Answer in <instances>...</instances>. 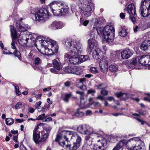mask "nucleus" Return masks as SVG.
Masks as SVG:
<instances>
[{
  "label": "nucleus",
  "mask_w": 150,
  "mask_h": 150,
  "mask_svg": "<svg viewBox=\"0 0 150 150\" xmlns=\"http://www.w3.org/2000/svg\"><path fill=\"white\" fill-rule=\"evenodd\" d=\"M22 105V103L21 102H19L18 103L15 105V109L16 110L18 108H20V107Z\"/></svg>",
  "instance_id": "48"
},
{
  "label": "nucleus",
  "mask_w": 150,
  "mask_h": 150,
  "mask_svg": "<svg viewBox=\"0 0 150 150\" xmlns=\"http://www.w3.org/2000/svg\"><path fill=\"white\" fill-rule=\"evenodd\" d=\"M103 54V52L99 48L96 47L93 52V58L96 59H99Z\"/></svg>",
  "instance_id": "22"
},
{
  "label": "nucleus",
  "mask_w": 150,
  "mask_h": 150,
  "mask_svg": "<svg viewBox=\"0 0 150 150\" xmlns=\"http://www.w3.org/2000/svg\"><path fill=\"white\" fill-rule=\"evenodd\" d=\"M5 120L6 124L9 126H10L14 122V119L11 118H6Z\"/></svg>",
  "instance_id": "35"
},
{
  "label": "nucleus",
  "mask_w": 150,
  "mask_h": 150,
  "mask_svg": "<svg viewBox=\"0 0 150 150\" xmlns=\"http://www.w3.org/2000/svg\"><path fill=\"white\" fill-rule=\"evenodd\" d=\"M50 71L53 73L57 74L58 73V71L56 70L54 68L50 69Z\"/></svg>",
  "instance_id": "55"
},
{
  "label": "nucleus",
  "mask_w": 150,
  "mask_h": 150,
  "mask_svg": "<svg viewBox=\"0 0 150 150\" xmlns=\"http://www.w3.org/2000/svg\"><path fill=\"white\" fill-rule=\"evenodd\" d=\"M131 64H133L134 65H137V60L136 59H135L134 60L132 61V62H131Z\"/></svg>",
  "instance_id": "59"
},
{
  "label": "nucleus",
  "mask_w": 150,
  "mask_h": 150,
  "mask_svg": "<svg viewBox=\"0 0 150 150\" xmlns=\"http://www.w3.org/2000/svg\"><path fill=\"white\" fill-rule=\"evenodd\" d=\"M53 66L58 70H60L62 68L61 62L58 59H54L52 61Z\"/></svg>",
  "instance_id": "27"
},
{
  "label": "nucleus",
  "mask_w": 150,
  "mask_h": 150,
  "mask_svg": "<svg viewBox=\"0 0 150 150\" xmlns=\"http://www.w3.org/2000/svg\"><path fill=\"white\" fill-rule=\"evenodd\" d=\"M89 23V21L88 20H86L83 21L82 23V24L85 26H86L87 24Z\"/></svg>",
  "instance_id": "58"
},
{
  "label": "nucleus",
  "mask_w": 150,
  "mask_h": 150,
  "mask_svg": "<svg viewBox=\"0 0 150 150\" xmlns=\"http://www.w3.org/2000/svg\"><path fill=\"white\" fill-rule=\"evenodd\" d=\"M144 147V143L143 142H142L141 143L139 144L136 146H134L132 149L129 150H141Z\"/></svg>",
  "instance_id": "31"
},
{
  "label": "nucleus",
  "mask_w": 150,
  "mask_h": 150,
  "mask_svg": "<svg viewBox=\"0 0 150 150\" xmlns=\"http://www.w3.org/2000/svg\"><path fill=\"white\" fill-rule=\"evenodd\" d=\"M38 126H36L33 131V139L35 143L38 144L41 142H44L47 138L48 134L44 132L38 131Z\"/></svg>",
  "instance_id": "8"
},
{
  "label": "nucleus",
  "mask_w": 150,
  "mask_h": 150,
  "mask_svg": "<svg viewBox=\"0 0 150 150\" xmlns=\"http://www.w3.org/2000/svg\"><path fill=\"white\" fill-rule=\"evenodd\" d=\"M51 89V88L50 87L45 88L43 89L44 91H49Z\"/></svg>",
  "instance_id": "62"
},
{
  "label": "nucleus",
  "mask_w": 150,
  "mask_h": 150,
  "mask_svg": "<svg viewBox=\"0 0 150 150\" xmlns=\"http://www.w3.org/2000/svg\"><path fill=\"white\" fill-rule=\"evenodd\" d=\"M95 86L97 87L98 89H102V90L103 89H105L107 88V86L106 84L103 83L98 84L96 86Z\"/></svg>",
  "instance_id": "37"
},
{
  "label": "nucleus",
  "mask_w": 150,
  "mask_h": 150,
  "mask_svg": "<svg viewBox=\"0 0 150 150\" xmlns=\"http://www.w3.org/2000/svg\"><path fill=\"white\" fill-rule=\"evenodd\" d=\"M41 63V60L39 57L35 58V59L34 63L35 65H38Z\"/></svg>",
  "instance_id": "44"
},
{
  "label": "nucleus",
  "mask_w": 150,
  "mask_h": 150,
  "mask_svg": "<svg viewBox=\"0 0 150 150\" xmlns=\"http://www.w3.org/2000/svg\"><path fill=\"white\" fill-rule=\"evenodd\" d=\"M13 53L15 54V55L17 57L19 58H20V52L19 51H18L16 49H15V50H14Z\"/></svg>",
  "instance_id": "45"
},
{
  "label": "nucleus",
  "mask_w": 150,
  "mask_h": 150,
  "mask_svg": "<svg viewBox=\"0 0 150 150\" xmlns=\"http://www.w3.org/2000/svg\"><path fill=\"white\" fill-rule=\"evenodd\" d=\"M132 55L131 50L129 49H126L121 52V55L123 59H127L129 58Z\"/></svg>",
  "instance_id": "21"
},
{
  "label": "nucleus",
  "mask_w": 150,
  "mask_h": 150,
  "mask_svg": "<svg viewBox=\"0 0 150 150\" xmlns=\"http://www.w3.org/2000/svg\"><path fill=\"white\" fill-rule=\"evenodd\" d=\"M96 92V90H93V89H90L88 90L87 91V94H91L95 93Z\"/></svg>",
  "instance_id": "50"
},
{
  "label": "nucleus",
  "mask_w": 150,
  "mask_h": 150,
  "mask_svg": "<svg viewBox=\"0 0 150 150\" xmlns=\"http://www.w3.org/2000/svg\"><path fill=\"white\" fill-rule=\"evenodd\" d=\"M127 31L123 28H121L119 33V35L122 37H125L127 35Z\"/></svg>",
  "instance_id": "33"
},
{
  "label": "nucleus",
  "mask_w": 150,
  "mask_h": 150,
  "mask_svg": "<svg viewBox=\"0 0 150 150\" xmlns=\"http://www.w3.org/2000/svg\"><path fill=\"white\" fill-rule=\"evenodd\" d=\"M29 111L31 113H33L34 112V109L33 108H29Z\"/></svg>",
  "instance_id": "63"
},
{
  "label": "nucleus",
  "mask_w": 150,
  "mask_h": 150,
  "mask_svg": "<svg viewBox=\"0 0 150 150\" xmlns=\"http://www.w3.org/2000/svg\"><path fill=\"white\" fill-rule=\"evenodd\" d=\"M13 139L14 142H18V137L17 136H14L13 137Z\"/></svg>",
  "instance_id": "61"
},
{
  "label": "nucleus",
  "mask_w": 150,
  "mask_h": 150,
  "mask_svg": "<svg viewBox=\"0 0 150 150\" xmlns=\"http://www.w3.org/2000/svg\"><path fill=\"white\" fill-rule=\"evenodd\" d=\"M44 39L42 38L41 43H43L45 44H47L50 46H51L50 50L52 52V54L57 52L58 49V47L56 42L51 39H48L47 40H45Z\"/></svg>",
  "instance_id": "14"
},
{
  "label": "nucleus",
  "mask_w": 150,
  "mask_h": 150,
  "mask_svg": "<svg viewBox=\"0 0 150 150\" xmlns=\"http://www.w3.org/2000/svg\"><path fill=\"white\" fill-rule=\"evenodd\" d=\"M3 53L6 54H12L11 52H9L6 49H4L3 50Z\"/></svg>",
  "instance_id": "53"
},
{
  "label": "nucleus",
  "mask_w": 150,
  "mask_h": 150,
  "mask_svg": "<svg viewBox=\"0 0 150 150\" xmlns=\"http://www.w3.org/2000/svg\"><path fill=\"white\" fill-rule=\"evenodd\" d=\"M29 28V26L27 24H20L19 26H17V29L18 31L21 32V35L22 33L24 32L27 31Z\"/></svg>",
  "instance_id": "23"
},
{
  "label": "nucleus",
  "mask_w": 150,
  "mask_h": 150,
  "mask_svg": "<svg viewBox=\"0 0 150 150\" xmlns=\"http://www.w3.org/2000/svg\"><path fill=\"white\" fill-rule=\"evenodd\" d=\"M21 35V33L18 35L19 40H21V41L25 45L28 42L33 41L34 42L37 40L40 42L41 41L42 38H44V37L42 36H38L36 34L29 32H26L24 34H23L22 36Z\"/></svg>",
  "instance_id": "5"
},
{
  "label": "nucleus",
  "mask_w": 150,
  "mask_h": 150,
  "mask_svg": "<svg viewBox=\"0 0 150 150\" xmlns=\"http://www.w3.org/2000/svg\"><path fill=\"white\" fill-rule=\"evenodd\" d=\"M74 133L76 132H73L67 131L66 130L63 131L61 133L57 134L56 138L55 139L56 141H62V139H64L67 141L69 139H74L76 138V136L74 135Z\"/></svg>",
  "instance_id": "12"
},
{
  "label": "nucleus",
  "mask_w": 150,
  "mask_h": 150,
  "mask_svg": "<svg viewBox=\"0 0 150 150\" xmlns=\"http://www.w3.org/2000/svg\"><path fill=\"white\" fill-rule=\"evenodd\" d=\"M132 15H130L129 18L133 23H134L135 22V18Z\"/></svg>",
  "instance_id": "51"
},
{
  "label": "nucleus",
  "mask_w": 150,
  "mask_h": 150,
  "mask_svg": "<svg viewBox=\"0 0 150 150\" xmlns=\"http://www.w3.org/2000/svg\"><path fill=\"white\" fill-rule=\"evenodd\" d=\"M49 6L54 16L64 15L68 11V6L61 2H53Z\"/></svg>",
  "instance_id": "3"
},
{
  "label": "nucleus",
  "mask_w": 150,
  "mask_h": 150,
  "mask_svg": "<svg viewBox=\"0 0 150 150\" xmlns=\"http://www.w3.org/2000/svg\"><path fill=\"white\" fill-rule=\"evenodd\" d=\"M96 98L98 99H99V100H104V97L103 96H100V95H99L97 97H96Z\"/></svg>",
  "instance_id": "60"
},
{
  "label": "nucleus",
  "mask_w": 150,
  "mask_h": 150,
  "mask_svg": "<svg viewBox=\"0 0 150 150\" xmlns=\"http://www.w3.org/2000/svg\"><path fill=\"white\" fill-rule=\"evenodd\" d=\"M52 118L51 117H49L47 118L45 120V122H49L50 121H52Z\"/></svg>",
  "instance_id": "64"
},
{
  "label": "nucleus",
  "mask_w": 150,
  "mask_h": 150,
  "mask_svg": "<svg viewBox=\"0 0 150 150\" xmlns=\"http://www.w3.org/2000/svg\"><path fill=\"white\" fill-rule=\"evenodd\" d=\"M93 98L92 97H90L89 98L88 101L89 102L88 105H87L85 104V102L84 104V105H81V108L82 109H84L86 108H87L89 107L90 105H91V103H92L93 101H94L93 100Z\"/></svg>",
  "instance_id": "32"
},
{
  "label": "nucleus",
  "mask_w": 150,
  "mask_h": 150,
  "mask_svg": "<svg viewBox=\"0 0 150 150\" xmlns=\"http://www.w3.org/2000/svg\"><path fill=\"white\" fill-rule=\"evenodd\" d=\"M72 41L70 38H67L63 41L65 45L66 49L68 52L64 55V58L66 60L69 59L70 62L73 64H80L79 54H81L83 51L82 44L79 41Z\"/></svg>",
  "instance_id": "1"
},
{
  "label": "nucleus",
  "mask_w": 150,
  "mask_h": 150,
  "mask_svg": "<svg viewBox=\"0 0 150 150\" xmlns=\"http://www.w3.org/2000/svg\"><path fill=\"white\" fill-rule=\"evenodd\" d=\"M84 113L83 112L77 111V112L73 115H75L78 117H82L84 116Z\"/></svg>",
  "instance_id": "39"
},
{
  "label": "nucleus",
  "mask_w": 150,
  "mask_h": 150,
  "mask_svg": "<svg viewBox=\"0 0 150 150\" xmlns=\"http://www.w3.org/2000/svg\"><path fill=\"white\" fill-rule=\"evenodd\" d=\"M150 45V40H146L142 42L140 45V49L142 50L146 51Z\"/></svg>",
  "instance_id": "26"
},
{
  "label": "nucleus",
  "mask_w": 150,
  "mask_h": 150,
  "mask_svg": "<svg viewBox=\"0 0 150 150\" xmlns=\"http://www.w3.org/2000/svg\"><path fill=\"white\" fill-rule=\"evenodd\" d=\"M71 96L72 94L71 93L66 94L65 97L63 99L64 100L65 102H68L69 100V99Z\"/></svg>",
  "instance_id": "40"
},
{
  "label": "nucleus",
  "mask_w": 150,
  "mask_h": 150,
  "mask_svg": "<svg viewBox=\"0 0 150 150\" xmlns=\"http://www.w3.org/2000/svg\"><path fill=\"white\" fill-rule=\"evenodd\" d=\"M77 131L82 134L89 135L94 134L97 137H100L101 135L98 134L93 128L86 125H79L77 128Z\"/></svg>",
  "instance_id": "9"
},
{
  "label": "nucleus",
  "mask_w": 150,
  "mask_h": 150,
  "mask_svg": "<svg viewBox=\"0 0 150 150\" xmlns=\"http://www.w3.org/2000/svg\"><path fill=\"white\" fill-rule=\"evenodd\" d=\"M45 116V114L43 113L40 115L38 116V117L36 119L37 120H43L45 117H46Z\"/></svg>",
  "instance_id": "43"
},
{
  "label": "nucleus",
  "mask_w": 150,
  "mask_h": 150,
  "mask_svg": "<svg viewBox=\"0 0 150 150\" xmlns=\"http://www.w3.org/2000/svg\"><path fill=\"white\" fill-rule=\"evenodd\" d=\"M142 141L138 137H134L130 139L128 141L125 140L120 141L112 150H119L121 147L125 145L129 149H132L134 146L141 143Z\"/></svg>",
  "instance_id": "4"
},
{
  "label": "nucleus",
  "mask_w": 150,
  "mask_h": 150,
  "mask_svg": "<svg viewBox=\"0 0 150 150\" xmlns=\"http://www.w3.org/2000/svg\"><path fill=\"white\" fill-rule=\"evenodd\" d=\"M96 37V35L94 33L91 31L90 38L88 40V45L87 49V52L89 54L91 53L94 49L97 47V43L95 40Z\"/></svg>",
  "instance_id": "13"
},
{
  "label": "nucleus",
  "mask_w": 150,
  "mask_h": 150,
  "mask_svg": "<svg viewBox=\"0 0 150 150\" xmlns=\"http://www.w3.org/2000/svg\"><path fill=\"white\" fill-rule=\"evenodd\" d=\"M90 71L93 73H97L98 71L96 68L95 67H92L90 69Z\"/></svg>",
  "instance_id": "46"
},
{
  "label": "nucleus",
  "mask_w": 150,
  "mask_h": 150,
  "mask_svg": "<svg viewBox=\"0 0 150 150\" xmlns=\"http://www.w3.org/2000/svg\"><path fill=\"white\" fill-rule=\"evenodd\" d=\"M109 69L112 72H116L118 70V67L117 66L111 65L109 66Z\"/></svg>",
  "instance_id": "36"
},
{
  "label": "nucleus",
  "mask_w": 150,
  "mask_h": 150,
  "mask_svg": "<svg viewBox=\"0 0 150 150\" xmlns=\"http://www.w3.org/2000/svg\"><path fill=\"white\" fill-rule=\"evenodd\" d=\"M106 99L109 101H112V100L114 101L115 99L113 97L109 96L106 98Z\"/></svg>",
  "instance_id": "57"
},
{
  "label": "nucleus",
  "mask_w": 150,
  "mask_h": 150,
  "mask_svg": "<svg viewBox=\"0 0 150 150\" xmlns=\"http://www.w3.org/2000/svg\"><path fill=\"white\" fill-rule=\"evenodd\" d=\"M59 144L64 148L70 150H76L80 146L79 144L75 142L74 143L73 146L72 147H71L70 145H69L68 144H66L65 142L64 141H60L59 142Z\"/></svg>",
  "instance_id": "19"
},
{
  "label": "nucleus",
  "mask_w": 150,
  "mask_h": 150,
  "mask_svg": "<svg viewBox=\"0 0 150 150\" xmlns=\"http://www.w3.org/2000/svg\"><path fill=\"white\" fill-rule=\"evenodd\" d=\"M139 12L143 17H147L150 14V0H145L142 1Z\"/></svg>",
  "instance_id": "11"
},
{
  "label": "nucleus",
  "mask_w": 150,
  "mask_h": 150,
  "mask_svg": "<svg viewBox=\"0 0 150 150\" xmlns=\"http://www.w3.org/2000/svg\"><path fill=\"white\" fill-rule=\"evenodd\" d=\"M139 64L142 65L150 66V55H143L141 57L139 60Z\"/></svg>",
  "instance_id": "18"
},
{
  "label": "nucleus",
  "mask_w": 150,
  "mask_h": 150,
  "mask_svg": "<svg viewBox=\"0 0 150 150\" xmlns=\"http://www.w3.org/2000/svg\"><path fill=\"white\" fill-rule=\"evenodd\" d=\"M92 114V111L91 110H88L86 111V115H90Z\"/></svg>",
  "instance_id": "56"
},
{
  "label": "nucleus",
  "mask_w": 150,
  "mask_h": 150,
  "mask_svg": "<svg viewBox=\"0 0 150 150\" xmlns=\"http://www.w3.org/2000/svg\"><path fill=\"white\" fill-rule=\"evenodd\" d=\"M100 93L103 95L106 96L108 94V92L105 89H103L101 91Z\"/></svg>",
  "instance_id": "47"
},
{
  "label": "nucleus",
  "mask_w": 150,
  "mask_h": 150,
  "mask_svg": "<svg viewBox=\"0 0 150 150\" xmlns=\"http://www.w3.org/2000/svg\"><path fill=\"white\" fill-rule=\"evenodd\" d=\"M115 95L118 98L122 96V99L124 100H126L130 97L129 95L127 93H125L119 92L116 93Z\"/></svg>",
  "instance_id": "29"
},
{
  "label": "nucleus",
  "mask_w": 150,
  "mask_h": 150,
  "mask_svg": "<svg viewBox=\"0 0 150 150\" xmlns=\"http://www.w3.org/2000/svg\"><path fill=\"white\" fill-rule=\"evenodd\" d=\"M91 105H93L95 107H97L100 105V104L98 102L93 101L92 103H91Z\"/></svg>",
  "instance_id": "52"
},
{
  "label": "nucleus",
  "mask_w": 150,
  "mask_h": 150,
  "mask_svg": "<svg viewBox=\"0 0 150 150\" xmlns=\"http://www.w3.org/2000/svg\"><path fill=\"white\" fill-rule=\"evenodd\" d=\"M41 44V48L40 50H38L42 54L47 55H50L52 54V52L50 49L49 48H48V47H50V46L47 44H45L43 43Z\"/></svg>",
  "instance_id": "16"
},
{
  "label": "nucleus",
  "mask_w": 150,
  "mask_h": 150,
  "mask_svg": "<svg viewBox=\"0 0 150 150\" xmlns=\"http://www.w3.org/2000/svg\"><path fill=\"white\" fill-rule=\"evenodd\" d=\"M13 86L15 87V92L16 95L18 96L20 95L21 93L19 91V87L16 84L13 85Z\"/></svg>",
  "instance_id": "41"
},
{
  "label": "nucleus",
  "mask_w": 150,
  "mask_h": 150,
  "mask_svg": "<svg viewBox=\"0 0 150 150\" xmlns=\"http://www.w3.org/2000/svg\"><path fill=\"white\" fill-rule=\"evenodd\" d=\"M100 68L101 71L103 73H105L108 71V65L106 57H104L100 60L99 63Z\"/></svg>",
  "instance_id": "17"
},
{
  "label": "nucleus",
  "mask_w": 150,
  "mask_h": 150,
  "mask_svg": "<svg viewBox=\"0 0 150 150\" xmlns=\"http://www.w3.org/2000/svg\"><path fill=\"white\" fill-rule=\"evenodd\" d=\"M85 78H83L79 79V82L76 83L77 86L83 91L87 90L86 86L83 84V83L86 81Z\"/></svg>",
  "instance_id": "24"
},
{
  "label": "nucleus",
  "mask_w": 150,
  "mask_h": 150,
  "mask_svg": "<svg viewBox=\"0 0 150 150\" xmlns=\"http://www.w3.org/2000/svg\"><path fill=\"white\" fill-rule=\"evenodd\" d=\"M10 28L11 36L12 40V42L11 44V48L15 50L16 48L15 42L13 41V40L17 39L18 38V35L17 34V32L13 25H11Z\"/></svg>",
  "instance_id": "15"
},
{
  "label": "nucleus",
  "mask_w": 150,
  "mask_h": 150,
  "mask_svg": "<svg viewBox=\"0 0 150 150\" xmlns=\"http://www.w3.org/2000/svg\"><path fill=\"white\" fill-rule=\"evenodd\" d=\"M63 24L59 21H55L49 25V28L51 30H55L62 28L64 26Z\"/></svg>",
  "instance_id": "20"
},
{
  "label": "nucleus",
  "mask_w": 150,
  "mask_h": 150,
  "mask_svg": "<svg viewBox=\"0 0 150 150\" xmlns=\"http://www.w3.org/2000/svg\"><path fill=\"white\" fill-rule=\"evenodd\" d=\"M79 5L81 9V13L82 15L86 17L90 15V13L93 12L94 9V4L88 1H83L79 0Z\"/></svg>",
  "instance_id": "7"
},
{
  "label": "nucleus",
  "mask_w": 150,
  "mask_h": 150,
  "mask_svg": "<svg viewBox=\"0 0 150 150\" xmlns=\"http://www.w3.org/2000/svg\"><path fill=\"white\" fill-rule=\"evenodd\" d=\"M42 102L40 101H39L38 102H37L35 105V107L36 108H38V107H40V105H41Z\"/></svg>",
  "instance_id": "54"
},
{
  "label": "nucleus",
  "mask_w": 150,
  "mask_h": 150,
  "mask_svg": "<svg viewBox=\"0 0 150 150\" xmlns=\"http://www.w3.org/2000/svg\"><path fill=\"white\" fill-rule=\"evenodd\" d=\"M49 15L47 9L41 8L35 15V20L43 22L47 21L49 18Z\"/></svg>",
  "instance_id": "10"
},
{
  "label": "nucleus",
  "mask_w": 150,
  "mask_h": 150,
  "mask_svg": "<svg viewBox=\"0 0 150 150\" xmlns=\"http://www.w3.org/2000/svg\"><path fill=\"white\" fill-rule=\"evenodd\" d=\"M73 67H67L65 68L64 71L67 73L72 74Z\"/></svg>",
  "instance_id": "42"
},
{
  "label": "nucleus",
  "mask_w": 150,
  "mask_h": 150,
  "mask_svg": "<svg viewBox=\"0 0 150 150\" xmlns=\"http://www.w3.org/2000/svg\"><path fill=\"white\" fill-rule=\"evenodd\" d=\"M128 13L130 15H135L136 14L135 7L133 4H129L127 8Z\"/></svg>",
  "instance_id": "25"
},
{
  "label": "nucleus",
  "mask_w": 150,
  "mask_h": 150,
  "mask_svg": "<svg viewBox=\"0 0 150 150\" xmlns=\"http://www.w3.org/2000/svg\"><path fill=\"white\" fill-rule=\"evenodd\" d=\"M89 57L87 55H82L79 54V63L86 61L88 59Z\"/></svg>",
  "instance_id": "34"
},
{
  "label": "nucleus",
  "mask_w": 150,
  "mask_h": 150,
  "mask_svg": "<svg viewBox=\"0 0 150 150\" xmlns=\"http://www.w3.org/2000/svg\"><path fill=\"white\" fill-rule=\"evenodd\" d=\"M138 112L141 115H144L146 114V110H142L140 109L138 110Z\"/></svg>",
  "instance_id": "49"
},
{
  "label": "nucleus",
  "mask_w": 150,
  "mask_h": 150,
  "mask_svg": "<svg viewBox=\"0 0 150 150\" xmlns=\"http://www.w3.org/2000/svg\"><path fill=\"white\" fill-rule=\"evenodd\" d=\"M21 35V33L18 35L19 40H21V41L25 45L28 42L33 41L34 42L37 40L40 42L41 41L42 38H44V37L42 36H38L36 34L29 32H26L24 34H23L22 36Z\"/></svg>",
  "instance_id": "6"
},
{
  "label": "nucleus",
  "mask_w": 150,
  "mask_h": 150,
  "mask_svg": "<svg viewBox=\"0 0 150 150\" xmlns=\"http://www.w3.org/2000/svg\"><path fill=\"white\" fill-rule=\"evenodd\" d=\"M72 74L79 75L82 72L81 69L80 67H73Z\"/></svg>",
  "instance_id": "30"
},
{
  "label": "nucleus",
  "mask_w": 150,
  "mask_h": 150,
  "mask_svg": "<svg viewBox=\"0 0 150 150\" xmlns=\"http://www.w3.org/2000/svg\"><path fill=\"white\" fill-rule=\"evenodd\" d=\"M76 93L79 95L80 96V103L81 105H84L85 101V93L83 91H76Z\"/></svg>",
  "instance_id": "28"
},
{
  "label": "nucleus",
  "mask_w": 150,
  "mask_h": 150,
  "mask_svg": "<svg viewBox=\"0 0 150 150\" xmlns=\"http://www.w3.org/2000/svg\"><path fill=\"white\" fill-rule=\"evenodd\" d=\"M96 34L97 32L100 38L105 40L109 44L112 42L114 40L115 30L112 25H107L104 27L93 28L91 30Z\"/></svg>",
  "instance_id": "2"
},
{
  "label": "nucleus",
  "mask_w": 150,
  "mask_h": 150,
  "mask_svg": "<svg viewBox=\"0 0 150 150\" xmlns=\"http://www.w3.org/2000/svg\"><path fill=\"white\" fill-rule=\"evenodd\" d=\"M74 135L76 136V143L80 145L82 140L81 137L77 133H74Z\"/></svg>",
  "instance_id": "38"
}]
</instances>
